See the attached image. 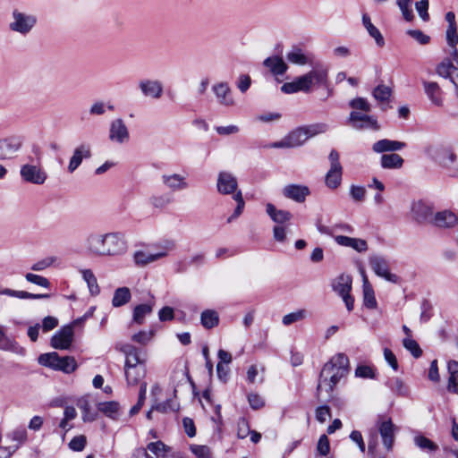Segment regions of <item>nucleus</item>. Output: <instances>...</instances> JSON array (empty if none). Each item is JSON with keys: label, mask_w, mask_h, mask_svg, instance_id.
Listing matches in <instances>:
<instances>
[{"label": "nucleus", "mask_w": 458, "mask_h": 458, "mask_svg": "<svg viewBox=\"0 0 458 458\" xmlns=\"http://www.w3.org/2000/svg\"><path fill=\"white\" fill-rule=\"evenodd\" d=\"M430 157L445 168L451 176H458V161L457 156L452 148L447 146H439L428 149Z\"/></svg>", "instance_id": "obj_4"}, {"label": "nucleus", "mask_w": 458, "mask_h": 458, "mask_svg": "<svg viewBox=\"0 0 458 458\" xmlns=\"http://www.w3.org/2000/svg\"><path fill=\"white\" fill-rule=\"evenodd\" d=\"M20 145L9 139L0 140V160L13 157V155L19 149Z\"/></svg>", "instance_id": "obj_40"}, {"label": "nucleus", "mask_w": 458, "mask_h": 458, "mask_svg": "<svg viewBox=\"0 0 458 458\" xmlns=\"http://www.w3.org/2000/svg\"><path fill=\"white\" fill-rule=\"evenodd\" d=\"M363 305L371 310L376 309L377 305L374 290L365 275H363Z\"/></svg>", "instance_id": "obj_35"}, {"label": "nucleus", "mask_w": 458, "mask_h": 458, "mask_svg": "<svg viewBox=\"0 0 458 458\" xmlns=\"http://www.w3.org/2000/svg\"><path fill=\"white\" fill-rule=\"evenodd\" d=\"M129 130L122 118H116L110 123L109 140L111 141L123 144L129 140Z\"/></svg>", "instance_id": "obj_13"}, {"label": "nucleus", "mask_w": 458, "mask_h": 458, "mask_svg": "<svg viewBox=\"0 0 458 458\" xmlns=\"http://www.w3.org/2000/svg\"><path fill=\"white\" fill-rule=\"evenodd\" d=\"M73 336L72 326H64L51 337L50 344L55 349L68 350L73 342Z\"/></svg>", "instance_id": "obj_11"}, {"label": "nucleus", "mask_w": 458, "mask_h": 458, "mask_svg": "<svg viewBox=\"0 0 458 458\" xmlns=\"http://www.w3.org/2000/svg\"><path fill=\"white\" fill-rule=\"evenodd\" d=\"M403 345L412 354L414 358H420L422 355V350L419 344L412 338L405 337L403 340Z\"/></svg>", "instance_id": "obj_53"}, {"label": "nucleus", "mask_w": 458, "mask_h": 458, "mask_svg": "<svg viewBox=\"0 0 458 458\" xmlns=\"http://www.w3.org/2000/svg\"><path fill=\"white\" fill-rule=\"evenodd\" d=\"M165 256H166L165 251L152 254V253H148V252H146L143 250H138L134 253L133 259H134V262L138 266H145V265L154 262Z\"/></svg>", "instance_id": "obj_34"}, {"label": "nucleus", "mask_w": 458, "mask_h": 458, "mask_svg": "<svg viewBox=\"0 0 458 458\" xmlns=\"http://www.w3.org/2000/svg\"><path fill=\"white\" fill-rule=\"evenodd\" d=\"M282 193L286 199L294 200L298 203H302L310 194V191L306 185L293 183L284 186L282 190Z\"/></svg>", "instance_id": "obj_16"}, {"label": "nucleus", "mask_w": 458, "mask_h": 458, "mask_svg": "<svg viewBox=\"0 0 458 458\" xmlns=\"http://www.w3.org/2000/svg\"><path fill=\"white\" fill-rule=\"evenodd\" d=\"M381 166L385 169H398L403 165V158L395 153L383 154L380 159Z\"/></svg>", "instance_id": "obj_37"}, {"label": "nucleus", "mask_w": 458, "mask_h": 458, "mask_svg": "<svg viewBox=\"0 0 458 458\" xmlns=\"http://www.w3.org/2000/svg\"><path fill=\"white\" fill-rule=\"evenodd\" d=\"M458 70V66L453 64L452 59L445 58L436 68V72L439 76L449 79L451 78L454 72Z\"/></svg>", "instance_id": "obj_42"}, {"label": "nucleus", "mask_w": 458, "mask_h": 458, "mask_svg": "<svg viewBox=\"0 0 458 458\" xmlns=\"http://www.w3.org/2000/svg\"><path fill=\"white\" fill-rule=\"evenodd\" d=\"M369 266L377 276L394 284L399 283V276L389 271V263L383 256L372 255L369 258Z\"/></svg>", "instance_id": "obj_10"}, {"label": "nucleus", "mask_w": 458, "mask_h": 458, "mask_svg": "<svg viewBox=\"0 0 458 458\" xmlns=\"http://www.w3.org/2000/svg\"><path fill=\"white\" fill-rule=\"evenodd\" d=\"M458 222L456 215L450 210H443L434 214L431 225L441 229L454 227Z\"/></svg>", "instance_id": "obj_20"}, {"label": "nucleus", "mask_w": 458, "mask_h": 458, "mask_svg": "<svg viewBox=\"0 0 458 458\" xmlns=\"http://www.w3.org/2000/svg\"><path fill=\"white\" fill-rule=\"evenodd\" d=\"M352 276L342 274L332 283L333 290L340 296L349 294L352 290Z\"/></svg>", "instance_id": "obj_28"}, {"label": "nucleus", "mask_w": 458, "mask_h": 458, "mask_svg": "<svg viewBox=\"0 0 458 458\" xmlns=\"http://www.w3.org/2000/svg\"><path fill=\"white\" fill-rule=\"evenodd\" d=\"M233 198L237 202V206H236L233 215L228 217V219H227L228 223H231L233 220H234L235 218L240 216L241 214L242 213L244 206H245V202L242 198V194L241 191H236V193L233 196Z\"/></svg>", "instance_id": "obj_51"}, {"label": "nucleus", "mask_w": 458, "mask_h": 458, "mask_svg": "<svg viewBox=\"0 0 458 458\" xmlns=\"http://www.w3.org/2000/svg\"><path fill=\"white\" fill-rule=\"evenodd\" d=\"M302 128L309 139L318 134L326 132L328 130V125L324 123H318L308 126H302Z\"/></svg>", "instance_id": "obj_50"}, {"label": "nucleus", "mask_w": 458, "mask_h": 458, "mask_svg": "<svg viewBox=\"0 0 458 458\" xmlns=\"http://www.w3.org/2000/svg\"><path fill=\"white\" fill-rule=\"evenodd\" d=\"M412 219L419 225H428L432 222L434 207L431 203L420 199L413 201L411 208Z\"/></svg>", "instance_id": "obj_8"}, {"label": "nucleus", "mask_w": 458, "mask_h": 458, "mask_svg": "<svg viewBox=\"0 0 458 458\" xmlns=\"http://www.w3.org/2000/svg\"><path fill=\"white\" fill-rule=\"evenodd\" d=\"M97 407L98 411L110 419L115 420L119 417L120 404L115 401L98 403Z\"/></svg>", "instance_id": "obj_38"}, {"label": "nucleus", "mask_w": 458, "mask_h": 458, "mask_svg": "<svg viewBox=\"0 0 458 458\" xmlns=\"http://www.w3.org/2000/svg\"><path fill=\"white\" fill-rule=\"evenodd\" d=\"M152 311V303H142L136 305L132 310V322L137 325H142L145 322L146 317L150 315Z\"/></svg>", "instance_id": "obj_31"}, {"label": "nucleus", "mask_w": 458, "mask_h": 458, "mask_svg": "<svg viewBox=\"0 0 458 458\" xmlns=\"http://www.w3.org/2000/svg\"><path fill=\"white\" fill-rule=\"evenodd\" d=\"M395 429V426L391 419L378 422V432L381 436L383 445L387 451L393 449Z\"/></svg>", "instance_id": "obj_19"}, {"label": "nucleus", "mask_w": 458, "mask_h": 458, "mask_svg": "<svg viewBox=\"0 0 458 458\" xmlns=\"http://www.w3.org/2000/svg\"><path fill=\"white\" fill-rule=\"evenodd\" d=\"M139 88L145 97L158 99L163 94V84L157 80H142Z\"/></svg>", "instance_id": "obj_21"}, {"label": "nucleus", "mask_w": 458, "mask_h": 458, "mask_svg": "<svg viewBox=\"0 0 458 458\" xmlns=\"http://www.w3.org/2000/svg\"><path fill=\"white\" fill-rule=\"evenodd\" d=\"M447 369L450 374L447 389L449 392L458 393V361L450 360L447 364Z\"/></svg>", "instance_id": "obj_41"}, {"label": "nucleus", "mask_w": 458, "mask_h": 458, "mask_svg": "<svg viewBox=\"0 0 458 458\" xmlns=\"http://www.w3.org/2000/svg\"><path fill=\"white\" fill-rule=\"evenodd\" d=\"M200 323L207 328L211 329L219 323L218 313L214 310H206L200 315Z\"/></svg>", "instance_id": "obj_43"}, {"label": "nucleus", "mask_w": 458, "mask_h": 458, "mask_svg": "<svg viewBox=\"0 0 458 458\" xmlns=\"http://www.w3.org/2000/svg\"><path fill=\"white\" fill-rule=\"evenodd\" d=\"M191 451L198 458H211L210 448L207 445H191Z\"/></svg>", "instance_id": "obj_60"}, {"label": "nucleus", "mask_w": 458, "mask_h": 458, "mask_svg": "<svg viewBox=\"0 0 458 458\" xmlns=\"http://www.w3.org/2000/svg\"><path fill=\"white\" fill-rule=\"evenodd\" d=\"M13 21L9 23V30L21 36H27L37 24V18L33 14L25 13L14 9L12 12Z\"/></svg>", "instance_id": "obj_6"}, {"label": "nucleus", "mask_w": 458, "mask_h": 458, "mask_svg": "<svg viewBox=\"0 0 458 458\" xmlns=\"http://www.w3.org/2000/svg\"><path fill=\"white\" fill-rule=\"evenodd\" d=\"M131 299V290L126 287H119L115 289L113 299H112V306L114 308H119L122 306H124L125 304L129 303Z\"/></svg>", "instance_id": "obj_32"}, {"label": "nucleus", "mask_w": 458, "mask_h": 458, "mask_svg": "<svg viewBox=\"0 0 458 458\" xmlns=\"http://www.w3.org/2000/svg\"><path fill=\"white\" fill-rule=\"evenodd\" d=\"M0 294L7 295L10 297H15L19 299H32V300H39V299H48L50 298V294L48 293H30L26 291H17L10 288H1L0 287Z\"/></svg>", "instance_id": "obj_29"}, {"label": "nucleus", "mask_w": 458, "mask_h": 458, "mask_svg": "<svg viewBox=\"0 0 458 458\" xmlns=\"http://www.w3.org/2000/svg\"><path fill=\"white\" fill-rule=\"evenodd\" d=\"M350 372V364L347 355L337 353L323 366L316 389V397L318 402H327L333 398V392L336 386Z\"/></svg>", "instance_id": "obj_1"}, {"label": "nucleus", "mask_w": 458, "mask_h": 458, "mask_svg": "<svg viewBox=\"0 0 458 458\" xmlns=\"http://www.w3.org/2000/svg\"><path fill=\"white\" fill-rule=\"evenodd\" d=\"M38 363L54 370L70 374L77 369V362L72 356L61 357L55 352L43 353L38 357Z\"/></svg>", "instance_id": "obj_5"}, {"label": "nucleus", "mask_w": 458, "mask_h": 458, "mask_svg": "<svg viewBox=\"0 0 458 458\" xmlns=\"http://www.w3.org/2000/svg\"><path fill=\"white\" fill-rule=\"evenodd\" d=\"M77 406L82 412V420L84 422H92L97 420L98 411L90 407L89 398L83 396L77 401Z\"/></svg>", "instance_id": "obj_30"}, {"label": "nucleus", "mask_w": 458, "mask_h": 458, "mask_svg": "<svg viewBox=\"0 0 458 458\" xmlns=\"http://www.w3.org/2000/svg\"><path fill=\"white\" fill-rule=\"evenodd\" d=\"M81 273L83 279L88 284L90 294L93 296L98 295L100 293V288L94 273L90 269H84Z\"/></svg>", "instance_id": "obj_45"}, {"label": "nucleus", "mask_w": 458, "mask_h": 458, "mask_svg": "<svg viewBox=\"0 0 458 458\" xmlns=\"http://www.w3.org/2000/svg\"><path fill=\"white\" fill-rule=\"evenodd\" d=\"M162 182L170 190L176 191L187 189L189 187L185 177L179 174H163Z\"/></svg>", "instance_id": "obj_27"}, {"label": "nucleus", "mask_w": 458, "mask_h": 458, "mask_svg": "<svg viewBox=\"0 0 458 458\" xmlns=\"http://www.w3.org/2000/svg\"><path fill=\"white\" fill-rule=\"evenodd\" d=\"M424 92L435 106H440L443 105L442 89L439 85L435 81H428L422 80Z\"/></svg>", "instance_id": "obj_25"}, {"label": "nucleus", "mask_w": 458, "mask_h": 458, "mask_svg": "<svg viewBox=\"0 0 458 458\" xmlns=\"http://www.w3.org/2000/svg\"><path fill=\"white\" fill-rule=\"evenodd\" d=\"M407 34L418 41L420 45H427L430 41V37L424 34L420 30H410L407 31Z\"/></svg>", "instance_id": "obj_63"}, {"label": "nucleus", "mask_w": 458, "mask_h": 458, "mask_svg": "<svg viewBox=\"0 0 458 458\" xmlns=\"http://www.w3.org/2000/svg\"><path fill=\"white\" fill-rule=\"evenodd\" d=\"M349 123L356 130L373 129L379 130V125L377 119L371 115L352 111L349 116Z\"/></svg>", "instance_id": "obj_12"}, {"label": "nucleus", "mask_w": 458, "mask_h": 458, "mask_svg": "<svg viewBox=\"0 0 458 458\" xmlns=\"http://www.w3.org/2000/svg\"><path fill=\"white\" fill-rule=\"evenodd\" d=\"M317 450L319 453L320 455L326 456L329 454L330 451V444L329 439L327 437V435H321L319 437Z\"/></svg>", "instance_id": "obj_61"}, {"label": "nucleus", "mask_w": 458, "mask_h": 458, "mask_svg": "<svg viewBox=\"0 0 458 458\" xmlns=\"http://www.w3.org/2000/svg\"><path fill=\"white\" fill-rule=\"evenodd\" d=\"M25 279L31 283L35 284L37 285H39L44 288H49L50 287V282L47 277H44L39 275L32 274V273H27L25 275Z\"/></svg>", "instance_id": "obj_54"}, {"label": "nucleus", "mask_w": 458, "mask_h": 458, "mask_svg": "<svg viewBox=\"0 0 458 458\" xmlns=\"http://www.w3.org/2000/svg\"><path fill=\"white\" fill-rule=\"evenodd\" d=\"M286 137L290 148L299 147L308 140V136L302 127H299L293 131Z\"/></svg>", "instance_id": "obj_44"}, {"label": "nucleus", "mask_w": 458, "mask_h": 458, "mask_svg": "<svg viewBox=\"0 0 458 458\" xmlns=\"http://www.w3.org/2000/svg\"><path fill=\"white\" fill-rule=\"evenodd\" d=\"M428 5L429 1L428 0H420L415 3V8L418 12L420 17L424 21H428L429 20V14H428Z\"/></svg>", "instance_id": "obj_55"}, {"label": "nucleus", "mask_w": 458, "mask_h": 458, "mask_svg": "<svg viewBox=\"0 0 458 458\" xmlns=\"http://www.w3.org/2000/svg\"><path fill=\"white\" fill-rule=\"evenodd\" d=\"M355 376L362 378H374L375 372L369 366L360 365L355 369Z\"/></svg>", "instance_id": "obj_62"}, {"label": "nucleus", "mask_w": 458, "mask_h": 458, "mask_svg": "<svg viewBox=\"0 0 458 458\" xmlns=\"http://www.w3.org/2000/svg\"><path fill=\"white\" fill-rule=\"evenodd\" d=\"M266 213L270 219L277 225H283L293 218V215L290 211L277 209L272 203L266 204Z\"/></svg>", "instance_id": "obj_26"}, {"label": "nucleus", "mask_w": 458, "mask_h": 458, "mask_svg": "<svg viewBox=\"0 0 458 458\" xmlns=\"http://www.w3.org/2000/svg\"><path fill=\"white\" fill-rule=\"evenodd\" d=\"M281 91L284 94H293L299 91L310 93L311 91L304 74L296 77L291 82H285L281 86Z\"/></svg>", "instance_id": "obj_22"}, {"label": "nucleus", "mask_w": 458, "mask_h": 458, "mask_svg": "<svg viewBox=\"0 0 458 458\" xmlns=\"http://www.w3.org/2000/svg\"><path fill=\"white\" fill-rule=\"evenodd\" d=\"M406 147V143L398 140H392L388 139H383L376 141L372 145V150L375 153H385V152H394L402 150Z\"/></svg>", "instance_id": "obj_24"}, {"label": "nucleus", "mask_w": 458, "mask_h": 458, "mask_svg": "<svg viewBox=\"0 0 458 458\" xmlns=\"http://www.w3.org/2000/svg\"><path fill=\"white\" fill-rule=\"evenodd\" d=\"M216 188L217 191L221 194H235L238 189L237 179L231 173L220 172L217 176Z\"/></svg>", "instance_id": "obj_14"}, {"label": "nucleus", "mask_w": 458, "mask_h": 458, "mask_svg": "<svg viewBox=\"0 0 458 458\" xmlns=\"http://www.w3.org/2000/svg\"><path fill=\"white\" fill-rule=\"evenodd\" d=\"M343 168L330 167L325 176V184L330 190L337 189L342 183Z\"/></svg>", "instance_id": "obj_33"}, {"label": "nucleus", "mask_w": 458, "mask_h": 458, "mask_svg": "<svg viewBox=\"0 0 458 458\" xmlns=\"http://www.w3.org/2000/svg\"><path fill=\"white\" fill-rule=\"evenodd\" d=\"M362 23L369 36L375 39L377 45L378 47H383L385 45V39L379 30L372 24L370 18L367 13L362 15Z\"/></svg>", "instance_id": "obj_36"}, {"label": "nucleus", "mask_w": 458, "mask_h": 458, "mask_svg": "<svg viewBox=\"0 0 458 458\" xmlns=\"http://www.w3.org/2000/svg\"><path fill=\"white\" fill-rule=\"evenodd\" d=\"M413 442L418 448L428 454L436 453L439 449V446L435 442L423 435H416Z\"/></svg>", "instance_id": "obj_39"}, {"label": "nucleus", "mask_w": 458, "mask_h": 458, "mask_svg": "<svg viewBox=\"0 0 458 458\" xmlns=\"http://www.w3.org/2000/svg\"><path fill=\"white\" fill-rule=\"evenodd\" d=\"M212 91L221 106H233L234 105L232 89L227 82L221 81L214 84Z\"/></svg>", "instance_id": "obj_15"}, {"label": "nucleus", "mask_w": 458, "mask_h": 458, "mask_svg": "<svg viewBox=\"0 0 458 458\" xmlns=\"http://www.w3.org/2000/svg\"><path fill=\"white\" fill-rule=\"evenodd\" d=\"M87 438L84 435L74 437L69 443V447L75 452H81L84 449Z\"/></svg>", "instance_id": "obj_59"}, {"label": "nucleus", "mask_w": 458, "mask_h": 458, "mask_svg": "<svg viewBox=\"0 0 458 458\" xmlns=\"http://www.w3.org/2000/svg\"><path fill=\"white\" fill-rule=\"evenodd\" d=\"M174 201V198L170 193H163L153 195L149 198V203L158 209H163Z\"/></svg>", "instance_id": "obj_46"}, {"label": "nucleus", "mask_w": 458, "mask_h": 458, "mask_svg": "<svg viewBox=\"0 0 458 458\" xmlns=\"http://www.w3.org/2000/svg\"><path fill=\"white\" fill-rule=\"evenodd\" d=\"M263 65L276 77L283 76L288 70L287 64L279 55H272L263 61Z\"/></svg>", "instance_id": "obj_23"}, {"label": "nucleus", "mask_w": 458, "mask_h": 458, "mask_svg": "<svg viewBox=\"0 0 458 458\" xmlns=\"http://www.w3.org/2000/svg\"><path fill=\"white\" fill-rule=\"evenodd\" d=\"M445 38L450 47L457 46L458 44V32L457 27H447L445 31Z\"/></svg>", "instance_id": "obj_64"}, {"label": "nucleus", "mask_w": 458, "mask_h": 458, "mask_svg": "<svg viewBox=\"0 0 458 458\" xmlns=\"http://www.w3.org/2000/svg\"><path fill=\"white\" fill-rule=\"evenodd\" d=\"M0 349L4 351H10L15 353L24 354L25 350L21 347L17 342L9 338L5 334L0 339Z\"/></svg>", "instance_id": "obj_48"}, {"label": "nucleus", "mask_w": 458, "mask_h": 458, "mask_svg": "<svg viewBox=\"0 0 458 458\" xmlns=\"http://www.w3.org/2000/svg\"><path fill=\"white\" fill-rule=\"evenodd\" d=\"M289 63L297 65H313L314 55L310 52H304L299 46H293L286 54Z\"/></svg>", "instance_id": "obj_17"}, {"label": "nucleus", "mask_w": 458, "mask_h": 458, "mask_svg": "<svg viewBox=\"0 0 458 458\" xmlns=\"http://www.w3.org/2000/svg\"><path fill=\"white\" fill-rule=\"evenodd\" d=\"M349 105L352 109L370 112V105L364 98H355L350 101Z\"/></svg>", "instance_id": "obj_56"}, {"label": "nucleus", "mask_w": 458, "mask_h": 458, "mask_svg": "<svg viewBox=\"0 0 458 458\" xmlns=\"http://www.w3.org/2000/svg\"><path fill=\"white\" fill-rule=\"evenodd\" d=\"M307 317L306 310H299L297 311L286 314L283 317L282 322L284 326H290L293 323L301 321Z\"/></svg>", "instance_id": "obj_49"}, {"label": "nucleus", "mask_w": 458, "mask_h": 458, "mask_svg": "<svg viewBox=\"0 0 458 458\" xmlns=\"http://www.w3.org/2000/svg\"><path fill=\"white\" fill-rule=\"evenodd\" d=\"M399 9L402 12L403 17L407 21H411L414 19L412 9L411 8V2H396Z\"/></svg>", "instance_id": "obj_58"}, {"label": "nucleus", "mask_w": 458, "mask_h": 458, "mask_svg": "<svg viewBox=\"0 0 458 458\" xmlns=\"http://www.w3.org/2000/svg\"><path fill=\"white\" fill-rule=\"evenodd\" d=\"M391 89L384 84L378 85L373 90V97L380 102L387 101L391 97Z\"/></svg>", "instance_id": "obj_52"}, {"label": "nucleus", "mask_w": 458, "mask_h": 458, "mask_svg": "<svg viewBox=\"0 0 458 458\" xmlns=\"http://www.w3.org/2000/svg\"><path fill=\"white\" fill-rule=\"evenodd\" d=\"M420 309H421V313H420V320L421 323H426L432 317V312H431L432 306L428 300L424 299L421 301Z\"/></svg>", "instance_id": "obj_57"}, {"label": "nucleus", "mask_w": 458, "mask_h": 458, "mask_svg": "<svg viewBox=\"0 0 458 458\" xmlns=\"http://www.w3.org/2000/svg\"><path fill=\"white\" fill-rule=\"evenodd\" d=\"M36 164H25L21 166L20 174L21 179L29 183L41 185L47 178V174L40 165V157H37Z\"/></svg>", "instance_id": "obj_7"}, {"label": "nucleus", "mask_w": 458, "mask_h": 458, "mask_svg": "<svg viewBox=\"0 0 458 458\" xmlns=\"http://www.w3.org/2000/svg\"><path fill=\"white\" fill-rule=\"evenodd\" d=\"M386 386L389 387L392 392L398 395L406 396L408 394V387L399 377L388 378L386 382Z\"/></svg>", "instance_id": "obj_47"}, {"label": "nucleus", "mask_w": 458, "mask_h": 458, "mask_svg": "<svg viewBox=\"0 0 458 458\" xmlns=\"http://www.w3.org/2000/svg\"><path fill=\"white\" fill-rule=\"evenodd\" d=\"M311 66L312 69L304 73L310 89L313 86L328 88V68L319 62H313Z\"/></svg>", "instance_id": "obj_9"}, {"label": "nucleus", "mask_w": 458, "mask_h": 458, "mask_svg": "<svg viewBox=\"0 0 458 458\" xmlns=\"http://www.w3.org/2000/svg\"><path fill=\"white\" fill-rule=\"evenodd\" d=\"M124 353V373L129 385H137L145 376L146 358L141 350L131 344H125L121 348Z\"/></svg>", "instance_id": "obj_3"}, {"label": "nucleus", "mask_w": 458, "mask_h": 458, "mask_svg": "<svg viewBox=\"0 0 458 458\" xmlns=\"http://www.w3.org/2000/svg\"><path fill=\"white\" fill-rule=\"evenodd\" d=\"M91 157L90 146L88 144H81L73 150L72 156L70 158L67 170L72 174L82 163L83 159Z\"/></svg>", "instance_id": "obj_18"}, {"label": "nucleus", "mask_w": 458, "mask_h": 458, "mask_svg": "<svg viewBox=\"0 0 458 458\" xmlns=\"http://www.w3.org/2000/svg\"><path fill=\"white\" fill-rule=\"evenodd\" d=\"M87 253L93 257H114L124 254L128 243L124 233L112 232L106 233H89L84 242Z\"/></svg>", "instance_id": "obj_2"}]
</instances>
